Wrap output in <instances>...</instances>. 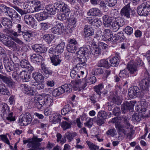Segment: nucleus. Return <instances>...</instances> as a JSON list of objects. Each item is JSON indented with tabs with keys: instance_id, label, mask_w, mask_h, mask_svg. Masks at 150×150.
<instances>
[{
	"instance_id": "49530a36",
	"label": "nucleus",
	"mask_w": 150,
	"mask_h": 150,
	"mask_svg": "<svg viewBox=\"0 0 150 150\" xmlns=\"http://www.w3.org/2000/svg\"><path fill=\"white\" fill-rule=\"evenodd\" d=\"M70 112H72V110L71 108L69 107V105L68 104L66 105L61 111L62 114L64 115Z\"/></svg>"
},
{
	"instance_id": "5701e85b",
	"label": "nucleus",
	"mask_w": 150,
	"mask_h": 150,
	"mask_svg": "<svg viewBox=\"0 0 150 150\" xmlns=\"http://www.w3.org/2000/svg\"><path fill=\"white\" fill-rule=\"evenodd\" d=\"M61 56L57 55H54L53 56L50 57V59L52 64L54 66L59 64L62 61L61 59Z\"/></svg>"
},
{
	"instance_id": "e2e57ef3",
	"label": "nucleus",
	"mask_w": 150,
	"mask_h": 150,
	"mask_svg": "<svg viewBox=\"0 0 150 150\" xmlns=\"http://www.w3.org/2000/svg\"><path fill=\"white\" fill-rule=\"evenodd\" d=\"M104 73L103 69L101 68L94 69L93 70L92 73L94 75L102 74Z\"/></svg>"
},
{
	"instance_id": "20e7f679",
	"label": "nucleus",
	"mask_w": 150,
	"mask_h": 150,
	"mask_svg": "<svg viewBox=\"0 0 150 150\" xmlns=\"http://www.w3.org/2000/svg\"><path fill=\"white\" fill-rule=\"evenodd\" d=\"M65 43L64 42H61L60 44L57 45L54 49L50 48L49 50V52L51 54L53 55H57L61 56L60 54L64 51Z\"/></svg>"
},
{
	"instance_id": "39448f33",
	"label": "nucleus",
	"mask_w": 150,
	"mask_h": 150,
	"mask_svg": "<svg viewBox=\"0 0 150 150\" xmlns=\"http://www.w3.org/2000/svg\"><path fill=\"white\" fill-rule=\"evenodd\" d=\"M128 95L130 98H133L136 96L140 97L144 94H141L140 90L137 86H134L130 88L128 90Z\"/></svg>"
},
{
	"instance_id": "7ed1b4c3",
	"label": "nucleus",
	"mask_w": 150,
	"mask_h": 150,
	"mask_svg": "<svg viewBox=\"0 0 150 150\" xmlns=\"http://www.w3.org/2000/svg\"><path fill=\"white\" fill-rule=\"evenodd\" d=\"M43 140L42 138H38L37 136H34L32 139H29V150H38L40 149V142Z\"/></svg>"
},
{
	"instance_id": "0e129e2a",
	"label": "nucleus",
	"mask_w": 150,
	"mask_h": 150,
	"mask_svg": "<svg viewBox=\"0 0 150 150\" xmlns=\"http://www.w3.org/2000/svg\"><path fill=\"white\" fill-rule=\"evenodd\" d=\"M61 11H62L63 13L68 16H69L70 12V10L68 6L66 4H65L64 6L62 8Z\"/></svg>"
},
{
	"instance_id": "f704fd0d",
	"label": "nucleus",
	"mask_w": 150,
	"mask_h": 150,
	"mask_svg": "<svg viewBox=\"0 0 150 150\" xmlns=\"http://www.w3.org/2000/svg\"><path fill=\"white\" fill-rule=\"evenodd\" d=\"M97 66L98 67L109 68L110 64L108 63V61L105 59H102L99 61L97 63Z\"/></svg>"
},
{
	"instance_id": "79ce46f5",
	"label": "nucleus",
	"mask_w": 150,
	"mask_h": 150,
	"mask_svg": "<svg viewBox=\"0 0 150 150\" xmlns=\"http://www.w3.org/2000/svg\"><path fill=\"white\" fill-rule=\"evenodd\" d=\"M63 93V91L60 87L54 89L52 92V95L53 96L57 97L60 96Z\"/></svg>"
},
{
	"instance_id": "5fc2aeb1",
	"label": "nucleus",
	"mask_w": 150,
	"mask_h": 150,
	"mask_svg": "<svg viewBox=\"0 0 150 150\" xmlns=\"http://www.w3.org/2000/svg\"><path fill=\"white\" fill-rule=\"evenodd\" d=\"M75 83L76 84V86L74 87V89L75 91H76L78 89L79 85L81 84V85H82V87L83 89L85 88L87 85L86 82L85 83H84L83 82H81V80H79L76 81L75 82Z\"/></svg>"
},
{
	"instance_id": "052dcab7",
	"label": "nucleus",
	"mask_w": 150,
	"mask_h": 150,
	"mask_svg": "<svg viewBox=\"0 0 150 150\" xmlns=\"http://www.w3.org/2000/svg\"><path fill=\"white\" fill-rule=\"evenodd\" d=\"M119 76L122 79L127 78L129 76V74L127 72L126 70L124 69L120 71L119 74Z\"/></svg>"
},
{
	"instance_id": "c03bdc74",
	"label": "nucleus",
	"mask_w": 150,
	"mask_h": 150,
	"mask_svg": "<svg viewBox=\"0 0 150 150\" xmlns=\"http://www.w3.org/2000/svg\"><path fill=\"white\" fill-rule=\"evenodd\" d=\"M34 15H29V28H34L35 26Z\"/></svg>"
},
{
	"instance_id": "bb28decb",
	"label": "nucleus",
	"mask_w": 150,
	"mask_h": 150,
	"mask_svg": "<svg viewBox=\"0 0 150 150\" xmlns=\"http://www.w3.org/2000/svg\"><path fill=\"white\" fill-rule=\"evenodd\" d=\"M42 97L45 105H50L53 101L52 97L49 94H43Z\"/></svg>"
},
{
	"instance_id": "3c124183",
	"label": "nucleus",
	"mask_w": 150,
	"mask_h": 150,
	"mask_svg": "<svg viewBox=\"0 0 150 150\" xmlns=\"http://www.w3.org/2000/svg\"><path fill=\"white\" fill-rule=\"evenodd\" d=\"M54 37L53 35L49 34L44 35L43 38L47 42L49 43L53 40Z\"/></svg>"
},
{
	"instance_id": "37998d69",
	"label": "nucleus",
	"mask_w": 150,
	"mask_h": 150,
	"mask_svg": "<svg viewBox=\"0 0 150 150\" xmlns=\"http://www.w3.org/2000/svg\"><path fill=\"white\" fill-rule=\"evenodd\" d=\"M23 82H27L28 80V74L27 71H23L21 72L19 74Z\"/></svg>"
},
{
	"instance_id": "ddd939ff",
	"label": "nucleus",
	"mask_w": 150,
	"mask_h": 150,
	"mask_svg": "<svg viewBox=\"0 0 150 150\" xmlns=\"http://www.w3.org/2000/svg\"><path fill=\"white\" fill-rule=\"evenodd\" d=\"M64 28L63 24L62 23H58L51 29V32L57 34H60L64 31Z\"/></svg>"
},
{
	"instance_id": "338daca9",
	"label": "nucleus",
	"mask_w": 150,
	"mask_h": 150,
	"mask_svg": "<svg viewBox=\"0 0 150 150\" xmlns=\"http://www.w3.org/2000/svg\"><path fill=\"white\" fill-rule=\"evenodd\" d=\"M121 113L120 108L117 107H115L112 111L113 114L116 116H118Z\"/></svg>"
},
{
	"instance_id": "0eeeda50",
	"label": "nucleus",
	"mask_w": 150,
	"mask_h": 150,
	"mask_svg": "<svg viewBox=\"0 0 150 150\" xmlns=\"http://www.w3.org/2000/svg\"><path fill=\"white\" fill-rule=\"evenodd\" d=\"M86 20L89 24L93 26L96 28L100 27L102 24L101 21L96 18L95 16L87 17Z\"/></svg>"
},
{
	"instance_id": "a18cd8bd",
	"label": "nucleus",
	"mask_w": 150,
	"mask_h": 150,
	"mask_svg": "<svg viewBox=\"0 0 150 150\" xmlns=\"http://www.w3.org/2000/svg\"><path fill=\"white\" fill-rule=\"evenodd\" d=\"M96 77L94 76H91L89 78H88L87 79L86 81V80L84 78L83 79H82V81H83L84 83L85 82L87 83H88L89 85H91L95 83L96 81Z\"/></svg>"
},
{
	"instance_id": "1a4fd4ad",
	"label": "nucleus",
	"mask_w": 150,
	"mask_h": 150,
	"mask_svg": "<svg viewBox=\"0 0 150 150\" xmlns=\"http://www.w3.org/2000/svg\"><path fill=\"white\" fill-rule=\"evenodd\" d=\"M124 21L123 19L120 17L116 18V21L112 22L111 25V28L114 31H117L120 27H122L124 24Z\"/></svg>"
},
{
	"instance_id": "6ab92c4d",
	"label": "nucleus",
	"mask_w": 150,
	"mask_h": 150,
	"mask_svg": "<svg viewBox=\"0 0 150 150\" xmlns=\"http://www.w3.org/2000/svg\"><path fill=\"white\" fill-rule=\"evenodd\" d=\"M1 107V110L0 112L1 116L3 118L5 117L9 113V108L8 105L5 103L2 104Z\"/></svg>"
},
{
	"instance_id": "58836bf2",
	"label": "nucleus",
	"mask_w": 150,
	"mask_h": 150,
	"mask_svg": "<svg viewBox=\"0 0 150 150\" xmlns=\"http://www.w3.org/2000/svg\"><path fill=\"white\" fill-rule=\"evenodd\" d=\"M100 10L96 8H94L90 9L88 12V14L91 16H98Z\"/></svg>"
},
{
	"instance_id": "dca6fc26",
	"label": "nucleus",
	"mask_w": 150,
	"mask_h": 150,
	"mask_svg": "<svg viewBox=\"0 0 150 150\" xmlns=\"http://www.w3.org/2000/svg\"><path fill=\"white\" fill-rule=\"evenodd\" d=\"M32 47L35 51L40 53H44L47 51L45 46L41 44H36L32 46Z\"/></svg>"
},
{
	"instance_id": "f257e3e1",
	"label": "nucleus",
	"mask_w": 150,
	"mask_h": 150,
	"mask_svg": "<svg viewBox=\"0 0 150 150\" xmlns=\"http://www.w3.org/2000/svg\"><path fill=\"white\" fill-rule=\"evenodd\" d=\"M143 78L139 82V85L141 93L143 94L148 93L150 87V76L148 71H145L143 76Z\"/></svg>"
},
{
	"instance_id": "8fccbe9b",
	"label": "nucleus",
	"mask_w": 150,
	"mask_h": 150,
	"mask_svg": "<svg viewBox=\"0 0 150 150\" xmlns=\"http://www.w3.org/2000/svg\"><path fill=\"white\" fill-rule=\"evenodd\" d=\"M76 135V133L74 132L71 133L69 132H67L65 134V136L67 138L68 141L70 142L73 139V138Z\"/></svg>"
},
{
	"instance_id": "aec40b11",
	"label": "nucleus",
	"mask_w": 150,
	"mask_h": 150,
	"mask_svg": "<svg viewBox=\"0 0 150 150\" xmlns=\"http://www.w3.org/2000/svg\"><path fill=\"white\" fill-rule=\"evenodd\" d=\"M26 113L20 116L19 118L18 124L21 126H26L28 124V117Z\"/></svg>"
},
{
	"instance_id": "bf43d9fd",
	"label": "nucleus",
	"mask_w": 150,
	"mask_h": 150,
	"mask_svg": "<svg viewBox=\"0 0 150 150\" xmlns=\"http://www.w3.org/2000/svg\"><path fill=\"white\" fill-rule=\"evenodd\" d=\"M41 68L44 73L46 74L51 75L52 74V71L48 68L47 67L45 64H41Z\"/></svg>"
},
{
	"instance_id": "2f4dec72",
	"label": "nucleus",
	"mask_w": 150,
	"mask_h": 150,
	"mask_svg": "<svg viewBox=\"0 0 150 150\" xmlns=\"http://www.w3.org/2000/svg\"><path fill=\"white\" fill-rule=\"evenodd\" d=\"M113 38H114L112 41L113 43H116V41L119 39H120V40H124L125 38L123 33L121 32L118 33L117 34L114 35L113 36Z\"/></svg>"
},
{
	"instance_id": "09e8293b",
	"label": "nucleus",
	"mask_w": 150,
	"mask_h": 150,
	"mask_svg": "<svg viewBox=\"0 0 150 150\" xmlns=\"http://www.w3.org/2000/svg\"><path fill=\"white\" fill-rule=\"evenodd\" d=\"M77 49L76 45L72 44H68L67 47V49L68 51L71 53H74Z\"/></svg>"
},
{
	"instance_id": "de8ad7c7",
	"label": "nucleus",
	"mask_w": 150,
	"mask_h": 150,
	"mask_svg": "<svg viewBox=\"0 0 150 150\" xmlns=\"http://www.w3.org/2000/svg\"><path fill=\"white\" fill-rule=\"evenodd\" d=\"M104 88V86L102 84H100L94 86L95 91L98 95H100L102 93V91Z\"/></svg>"
},
{
	"instance_id": "4d7b16f0",
	"label": "nucleus",
	"mask_w": 150,
	"mask_h": 150,
	"mask_svg": "<svg viewBox=\"0 0 150 150\" xmlns=\"http://www.w3.org/2000/svg\"><path fill=\"white\" fill-rule=\"evenodd\" d=\"M91 51V54L95 57L98 56L100 54V50L97 47L94 48Z\"/></svg>"
},
{
	"instance_id": "69168bd1",
	"label": "nucleus",
	"mask_w": 150,
	"mask_h": 150,
	"mask_svg": "<svg viewBox=\"0 0 150 150\" xmlns=\"http://www.w3.org/2000/svg\"><path fill=\"white\" fill-rule=\"evenodd\" d=\"M69 17V16L63 13L57 15V17L58 19L61 21L65 20Z\"/></svg>"
},
{
	"instance_id": "423d86ee",
	"label": "nucleus",
	"mask_w": 150,
	"mask_h": 150,
	"mask_svg": "<svg viewBox=\"0 0 150 150\" xmlns=\"http://www.w3.org/2000/svg\"><path fill=\"white\" fill-rule=\"evenodd\" d=\"M136 102L135 101H130L124 102L121 105L122 112L125 113L129 110L132 109Z\"/></svg>"
},
{
	"instance_id": "6e6d98bb",
	"label": "nucleus",
	"mask_w": 150,
	"mask_h": 150,
	"mask_svg": "<svg viewBox=\"0 0 150 150\" xmlns=\"http://www.w3.org/2000/svg\"><path fill=\"white\" fill-rule=\"evenodd\" d=\"M127 68L130 73L132 74L137 70V68L136 65L132 64H128Z\"/></svg>"
},
{
	"instance_id": "4468645a",
	"label": "nucleus",
	"mask_w": 150,
	"mask_h": 150,
	"mask_svg": "<svg viewBox=\"0 0 150 150\" xmlns=\"http://www.w3.org/2000/svg\"><path fill=\"white\" fill-rule=\"evenodd\" d=\"M0 94L3 95L10 96L11 93L6 86L1 81H0Z\"/></svg>"
},
{
	"instance_id": "e433bc0d",
	"label": "nucleus",
	"mask_w": 150,
	"mask_h": 150,
	"mask_svg": "<svg viewBox=\"0 0 150 150\" xmlns=\"http://www.w3.org/2000/svg\"><path fill=\"white\" fill-rule=\"evenodd\" d=\"M112 101L115 104L119 105L121 104L122 102V100L120 97L115 93L114 95L112 98Z\"/></svg>"
},
{
	"instance_id": "c85d7f7f",
	"label": "nucleus",
	"mask_w": 150,
	"mask_h": 150,
	"mask_svg": "<svg viewBox=\"0 0 150 150\" xmlns=\"http://www.w3.org/2000/svg\"><path fill=\"white\" fill-rule=\"evenodd\" d=\"M78 57L79 62L77 64L76 66L79 67H86V62H87L86 57Z\"/></svg>"
},
{
	"instance_id": "a19ab883",
	"label": "nucleus",
	"mask_w": 150,
	"mask_h": 150,
	"mask_svg": "<svg viewBox=\"0 0 150 150\" xmlns=\"http://www.w3.org/2000/svg\"><path fill=\"white\" fill-rule=\"evenodd\" d=\"M47 16L46 13L43 12L37 14L35 17L38 21H41L46 19Z\"/></svg>"
},
{
	"instance_id": "9b49d317",
	"label": "nucleus",
	"mask_w": 150,
	"mask_h": 150,
	"mask_svg": "<svg viewBox=\"0 0 150 150\" xmlns=\"http://www.w3.org/2000/svg\"><path fill=\"white\" fill-rule=\"evenodd\" d=\"M104 34L103 35L102 39L105 41H110L114 39L113 38L112 32L109 29H105L104 30Z\"/></svg>"
},
{
	"instance_id": "4c0bfd02",
	"label": "nucleus",
	"mask_w": 150,
	"mask_h": 150,
	"mask_svg": "<svg viewBox=\"0 0 150 150\" xmlns=\"http://www.w3.org/2000/svg\"><path fill=\"white\" fill-rule=\"evenodd\" d=\"M72 123L70 122L66 121L62 122L61 126L63 130H66L67 129L70 128L71 127Z\"/></svg>"
},
{
	"instance_id": "ea45409f",
	"label": "nucleus",
	"mask_w": 150,
	"mask_h": 150,
	"mask_svg": "<svg viewBox=\"0 0 150 150\" xmlns=\"http://www.w3.org/2000/svg\"><path fill=\"white\" fill-rule=\"evenodd\" d=\"M110 64L111 66L116 67L117 66L120 62L119 58L117 57H114L111 58L110 60Z\"/></svg>"
},
{
	"instance_id": "4be33fe9",
	"label": "nucleus",
	"mask_w": 150,
	"mask_h": 150,
	"mask_svg": "<svg viewBox=\"0 0 150 150\" xmlns=\"http://www.w3.org/2000/svg\"><path fill=\"white\" fill-rule=\"evenodd\" d=\"M32 77L35 81L34 82V83H36L37 81L44 80V76L41 73L37 72H35L32 74Z\"/></svg>"
},
{
	"instance_id": "72a5a7b5",
	"label": "nucleus",
	"mask_w": 150,
	"mask_h": 150,
	"mask_svg": "<svg viewBox=\"0 0 150 150\" xmlns=\"http://www.w3.org/2000/svg\"><path fill=\"white\" fill-rule=\"evenodd\" d=\"M53 117L52 120H50V121L52 122L53 124H56L59 123L61 121V116L60 114L56 113H54L53 115Z\"/></svg>"
},
{
	"instance_id": "7c9ffc66",
	"label": "nucleus",
	"mask_w": 150,
	"mask_h": 150,
	"mask_svg": "<svg viewBox=\"0 0 150 150\" xmlns=\"http://www.w3.org/2000/svg\"><path fill=\"white\" fill-rule=\"evenodd\" d=\"M30 58L31 62L34 63H37L41 61L42 57L40 55L33 54L30 55Z\"/></svg>"
},
{
	"instance_id": "6e6552de",
	"label": "nucleus",
	"mask_w": 150,
	"mask_h": 150,
	"mask_svg": "<svg viewBox=\"0 0 150 150\" xmlns=\"http://www.w3.org/2000/svg\"><path fill=\"white\" fill-rule=\"evenodd\" d=\"M108 115L107 112L103 110L99 111L98 113V118L96 123L99 126H101L105 123L104 120Z\"/></svg>"
},
{
	"instance_id": "9d476101",
	"label": "nucleus",
	"mask_w": 150,
	"mask_h": 150,
	"mask_svg": "<svg viewBox=\"0 0 150 150\" xmlns=\"http://www.w3.org/2000/svg\"><path fill=\"white\" fill-rule=\"evenodd\" d=\"M44 100L42 96L39 97L36 99V98H33L31 100V102H35V105L38 109H42V107L45 105Z\"/></svg>"
},
{
	"instance_id": "13d9d810",
	"label": "nucleus",
	"mask_w": 150,
	"mask_h": 150,
	"mask_svg": "<svg viewBox=\"0 0 150 150\" xmlns=\"http://www.w3.org/2000/svg\"><path fill=\"white\" fill-rule=\"evenodd\" d=\"M65 4L64 2L62 1H57L54 4V6L56 9H57L58 10L60 9L61 11L62 8L64 6Z\"/></svg>"
},
{
	"instance_id": "b1692460",
	"label": "nucleus",
	"mask_w": 150,
	"mask_h": 150,
	"mask_svg": "<svg viewBox=\"0 0 150 150\" xmlns=\"http://www.w3.org/2000/svg\"><path fill=\"white\" fill-rule=\"evenodd\" d=\"M112 18L109 17L107 15H105L103 16V23L105 27H108L110 25L112 22Z\"/></svg>"
},
{
	"instance_id": "393cba45",
	"label": "nucleus",
	"mask_w": 150,
	"mask_h": 150,
	"mask_svg": "<svg viewBox=\"0 0 150 150\" xmlns=\"http://www.w3.org/2000/svg\"><path fill=\"white\" fill-rule=\"evenodd\" d=\"M1 23L5 28L7 29L11 28L12 24V21L7 18H3Z\"/></svg>"
},
{
	"instance_id": "2eb2a0df",
	"label": "nucleus",
	"mask_w": 150,
	"mask_h": 150,
	"mask_svg": "<svg viewBox=\"0 0 150 150\" xmlns=\"http://www.w3.org/2000/svg\"><path fill=\"white\" fill-rule=\"evenodd\" d=\"M130 6L125 5L121 10L120 14L121 16L127 18H130Z\"/></svg>"
},
{
	"instance_id": "a211bd4d",
	"label": "nucleus",
	"mask_w": 150,
	"mask_h": 150,
	"mask_svg": "<svg viewBox=\"0 0 150 150\" xmlns=\"http://www.w3.org/2000/svg\"><path fill=\"white\" fill-rule=\"evenodd\" d=\"M3 43L6 46L11 47L13 50H16L18 49V45L14 42L8 38L6 39L5 41Z\"/></svg>"
},
{
	"instance_id": "680f3d73",
	"label": "nucleus",
	"mask_w": 150,
	"mask_h": 150,
	"mask_svg": "<svg viewBox=\"0 0 150 150\" xmlns=\"http://www.w3.org/2000/svg\"><path fill=\"white\" fill-rule=\"evenodd\" d=\"M141 115L139 114L136 113L133 114L132 116V120L133 121L139 122L141 120Z\"/></svg>"
},
{
	"instance_id": "473e14b6",
	"label": "nucleus",
	"mask_w": 150,
	"mask_h": 150,
	"mask_svg": "<svg viewBox=\"0 0 150 150\" xmlns=\"http://www.w3.org/2000/svg\"><path fill=\"white\" fill-rule=\"evenodd\" d=\"M47 11L45 12L50 14V15H54L56 13V9L55 8L51 5L47 6L45 8Z\"/></svg>"
},
{
	"instance_id": "f3484780",
	"label": "nucleus",
	"mask_w": 150,
	"mask_h": 150,
	"mask_svg": "<svg viewBox=\"0 0 150 150\" xmlns=\"http://www.w3.org/2000/svg\"><path fill=\"white\" fill-rule=\"evenodd\" d=\"M94 30L90 25H85L83 29V34L86 37L92 36L94 34Z\"/></svg>"
},
{
	"instance_id": "f03ea898",
	"label": "nucleus",
	"mask_w": 150,
	"mask_h": 150,
	"mask_svg": "<svg viewBox=\"0 0 150 150\" xmlns=\"http://www.w3.org/2000/svg\"><path fill=\"white\" fill-rule=\"evenodd\" d=\"M137 11L140 16H148L150 14V2L145 1L142 3L137 7Z\"/></svg>"
},
{
	"instance_id": "a878e982",
	"label": "nucleus",
	"mask_w": 150,
	"mask_h": 150,
	"mask_svg": "<svg viewBox=\"0 0 150 150\" xmlns=\"http://www.w3.org/2000/svg\"><path fill=\"white\" fill-rule=\"evenodd\" d=\"M89 50L86 47H82L80 48L79 50L77 52L78 57H86V55H88Z\"/></svg>"
},
{
	"instance_id": "c9c22d12",
	"label": "nucleus",
	"mask_w": 150,
	"mask_h": 150,
	"mask_svg": "<svg viewBox=\"0 0 150 150\" xmlns=\"http://www.w3.org/2000/svg\"><path fill=\"white\" fill-rule=\"evenodd\" d=\"M115 127L118 131V133H122L125 135L127 133L126 130L123 129L124 127L120 124V122H117L115 124Z\"/></svg>"
},
{
	"instance_id": "412c9836",
	"label": "nucleus",
	"mask_w": 150,
	"mask_h": 150,
	"mask_svg": "<svg viewBox=\"0 0 150 150\" xmlns=\"http://www.w3.org/2000/svg\"><path fill=\"white\" fill-rule=\"evenodd\" d=\"M0 79L8 86H12L13 84V80L10 76H4L0 74Z\"/></svg>"
},
{
	"instance_id": "c756f323",
	"label": "nucleus",
	"mask_w": 150,
	"mask_h": 150,
	"mask_svg": "<svg viewBox=\"0 0 150 150\" xmlns=\"http://www.w3.org/2000/svg\"><path fill=\"white\" fill-rule=\"evenodd\" d=\"M41 4L40 1H35V3L34 4V7L33 8H31L30 9H29L31 13L33 12L34 11H38L40 10L42 7L41 6Z\"/></svg>"
},
{
	"instance_id": "cd10ccee",
	"label": "nucleus",
	"mask_w": 150,
	"mask_h": 150,
	"mask_svg": "<svg viewBox=\"0 0 150 150\" xmlns=\"http://www.w3.org/2000/svg\"><path fill=\"white\" fill-rule=\"evenodd\" d=\"M61 88L63 91V93L65 92L67 93H69L72 90V86L70 84H65L62 86Z\"/></svg>"
},
{
	"instance_id": "603ef678",
	"label": "nucleus",
	"mask_w": 150,
	"mask_h": 150,
	"mask_svg": "<svg viewBox=\"0 0 150 150\" xmlns=\"http://www.w3.org/2000/svg\"><path fill=\"white\" fill-rule=\"evenodd\" d=\"M86 142L91 150H98L99 146L95 145L89 141H87Z\"/></svg>"
},
{
	"instance_id": "774afa93",
	"label": "nucleus",
	"mask_w": 150,
	"mask_h": 150,
	"mask_svg": "<svg viewBox=\"0 0 150 150\" xmlns=\"http://www.w3.org/2000/svg\"><path fill=\"white\" fill-rule=\"evenodd\" d=\"M125 31L127 34L130 35L133 33V29L130 26H127L125 28Z\"/></svg>"
},
{
	"instance_id": "864d4df0",
	"label": "nucleus",
	"mask_w": 150,
	"mask_h": 150,
	"mask_svg": "<svg viewBox=\"0 0 150 150\" xmlns=\"http://www.w3.org/2000/svg\"><path fill=\"white\" fill-rule=\"evenodd\" d=\"M12 20L15 23H19L21 19V16L16 11L14 12L13 15L11 18Z\"/></svg>"
},
{
	"instance_id": "f8f14e48",
	"label": "nucleus",
	"mask_w": 150,
	"mask_h": 150,
	"mask_svg": "<svg viewBox=\"0 0 150 150\" xmlns=\"http://www.w3.org/2000/svg\"><path fill=\"white\" fill-rule=\"evenodd\" d=\"M4 62L7 72H10L11 71H14L16 69H19L18 68H15L14 63L12 62L9 61L8 59H5Z\"/></svg>"
}]
</instances>
